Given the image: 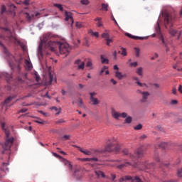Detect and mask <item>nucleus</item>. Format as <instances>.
Returning <instances> with one entry per match:
<instances>
[{
  "label": "nucleus",
  "mask_w": 182,
  "mask_h": 182,
  "mask_svg": "<svg viewBox=\"0 0 182 182\" xmlns=\"http://www.w3.org/2000/svg\"><path fill=\"white\" fill-rule=\"evenodd\" d=\"M53 6H55V8H58L59 10L61 11V12H63V6H62L61 4H54Z\"/></svg>",
  "instance_id": "nucleus-30"
},
{
  "label": "nucleus",
  "mask_w": 182,
  "mask_h": 182,
  "mask_svg": "<svg viewBox=\"0 0 182 182\" xmlns=\"http://www.w3.org/2000/svg\"><path fill=\"white\" fill-rule=\"evenodd\" d=\"M82 5H89V0H80Z\"/></svg>",
  "instance_id": "nucleus-40"
},
{
  "label": "nucleus",
  "mask_w": 182,
  "mask_h": 182,
  "mask_svg": "<svg viewBox=\"0 0 182 182\" xmlns=\"http://www.w3.org/2000/svg\"><path fill=\"white\" fill-rule=\"evenodd\" d=\"M30 2H31V0H24L23 4V5H26V6H28V5H29Z\"/></svg>",
  "instance_id": "nucleus-49"
},
{
  "label": "nucleus",
  "mask_w": 182,
  "mask_h": 182,
  "mask_svg": "<svg viewBox=\"0 0 182 182\" xmlns=\"http://www.w3.org/2000/svg\"><path fill=\"white\" fill-rule=\"evenodd\" d=\"M130 66H131V67H133V66H134V68H136V66H137V62L131 63H130Z\"/></svg>",
  "instance_id": "nucleus-52"
},
{
  "label": "nucleus",
  "mask_w": 182,
  "mask_h": 182,
  "mask_svg": "<svg viewBox=\"0 0 182 182\" xmlns=\"http://www.w3.org/2000/svg\"><path fill=\"white\" fill-rule=\"evenodd\" d=\"M110 82L113 85H117V81H116L114 79H111Z\"/></svg>",
  "instance_id": "nucleus-58"
},
{
  "label": "nucleus",
  "mask_w": 182,
  "mask_h": 182,
  "mask_svg": "<svg viewBox=\"0 0 182 182\" xmlns=\"http://www.w3.org/2000/svg\"><path fill=\"white\" fill-rule=\"evenodd\" d=\"M70 139V135H64L60 138L61 140H63L64 141L65 140H69Z\"/></svg>",
  "instance_id": "nucleus-35"
},
{
  "label": "nucleus",
  "mask_w": 182,
  "mask_h": 182,
  "mask_svg": "<svg viewBox=\"0 0 182 182\" xmlns=\"http://www.w3.org/2000/svg\"><path fill=\"white\" fill-rule=\"evenodd\" d=\"M87 68H90V69H93V64L92 63V60L90 59L88 60L87 64H86Z\"/></svg>",
  "instance_id": "nucleus-29"
},
{
  "label": "nucleus",
  "mask_w": 182,
  "mask_h": 182,
  "mask_svg": "<svg viewBox=\"0 0 182 182\" xmlns=\"http://www.w3.org/2000/svg\"><path fill=\"white\" fill-rule=\"evenodd\" d=\"M6 134V141L4 143L1 144L3 149L2 154H11V147L14 144V137L11 136V132L7 129H4Z\"/></svg>",
  "instance_id": "nucleus-4"
},
{
  "label": "nucleus",
  "mask_w": 182,
  "mask_h": 182,
  "mask_svg": "<svg viewBox=\"0 0 182 182\" xmlns=\"http://www.w3.org/2000/svg\"><path fill=\"white\" fill-rule=\"evenodd\" d=\"M105 151L108 153H112V151L119 153V151H120V144H119V142L116 139L109 141L105 146Z\"/></svg>",
  "instance_id": "nucleus-5"
},
{
  "label": "nucleus",
  "mask_w": 182,
  "mask_h": 182,
  "mask_svg": "<svg viewBox=\"0 0 182 182\" xmlns=\"http://www.w3.org/2000/svg\"><path fill=\"white\" fill-rule=\"evenodd\" d=\"M5 11H6V8H5V6H1V12H2V14H4V12H5Z\"/></svg>",
  "instance_id": "nucleus-63"
},
{
  "label": "nucleus",
  "mask_w": 182,
  "mask_h": 182,
  "mask_svg": "<svg viewBox=\"0 0 182 182\" xmlns=\"http://www.w3.org/2000/svg\"><path fill=\"white\" fill-rule=\"evenodd\" d=\"M78 150L81 152L83 153V154H85V156H90L92 154V151L87 150V149H83L80 146H75Z\"/></svg>",
  "instance_id": "nucleus-11"
},
{
  "label": "nucleus",
  "mask_w": 182,
  "mask_h": 182,
  "mask_svg": "<svg viewBox=\"0 0 182 182\" xmlns=\"http://www.w3.org/2000/svg\"><path fill=\"white\" fill-rule=\"evenodd\" d=\"M112 116L114 119H117L118 120L119 117H120V113L116 112V110L112 109Z\"/></svg>",
  "instance_id": "nucleus-18"
},
{
  "label": "nucleus",
  "mask_w": 182,
  "mask_h": 182,
  "mask_svg": "<svg viewBox=\"0 0 182 182\" xmlns=\"http://www.w3.org/2000/svg\"><path fill=\"white\" fill-rule=\"evenodd\" d=\"M146 139H147V135L146 134H142L139 136V140L141 141V140H146Z\"/></svg>",
  "instance_id": "nucleus-41"
},
{
  "label": "nucleus",
  "mask_w": 182,
  "mask_h": 182,
  "mask_svg": "<svg viewBox=\"0 0 182 182\" xmlns=\"http://www.w3.org/2000/svg\"><path fill=\"white\" fill-rule=\"evenodd\" d=\"M122 52L121 53V55H122V56H127V53L126 52V48H122Z\"/></svg>",
  "instance_id": "nucleus-43"
},
{
  "label": "nucleus",
  "mask_w": 182,
  "mask_h": 182,
  "mask_svg": "<svg viewBox=\"0 0 182 182\" xmlns=\"http://www.w3.org/2000/svg\"><path fill=\"white\" fill-rule=\"evenodd\" d=\"M154 160H156V161H160V158L159 157V154H156L154 156Z\"/></svg>",
  "instance_id": "nucleus-44"
},
{
  "label": "nucleus",
  "mask_w": 182,
  "mask_h": 182,
  "mask_svg": "<svg viewBox=\"0 0 182 182\" xmlns=\"http://www.w3.org/2000/svg\"><path fill=\"white\" fill-rule=\"evenodd\" d=\"M80 171V166H76L74 168V174L79 173Z\"/></svg>",
  "instance_id": "nucleus-38"
},
{
  "label": "nucleus",
  "mask_w": 182,
  "mask_h": 182,
  "mask_svg": "<svg viewBox=\"0 0 182 182\" xmlns=\"http://www.w3.org/2000/svg\"><path fill=\"white\" fill-rule=\"evenodd\" d=\"M106 41V44H107V46H110V43H113V39H112V38H107V40H105Z\"/></svg>",
  "instance_id": "nucleus-37"
},
{
  "label": "nucleus",
  "mask_w": 182,
  "mask_h": 182,
  "mask_svg": "<svg viewBox=\"0 0 182 182\" xmlns=\"http://www.w3.org/2000/svg\"><path fill=\"white\" fill-rule=\"evenodd\" d=\"M182 168L180 170H178V177H182Z\"/></svg>",
  "instance_id": "nucleus-55"
},
{
  "label": "nucleus",
  "mask_w": 182,
  "mask_h": 182,
  "mask_svg": "<svg viewBox=\"0 0 182 182\" xmlns=\"http://www.w3.org/2000/svg\"><path fill=\"white\" fill-rule=\"evenodd\" d=\"M157 58H159V54H157V53H155L154 56L151 57V60H154V59H157Z\"/></svg>",
  "instance_id": "nucleus-50"
},
{
  "label": "nucleus",
  "mask_w": 182,
  "mask_h": 182,
  "mask_svg": "<svg viewBox=\"0 0 182 182\" xmlns=\"http://www.w3.org/2000/svg\"><path fill=\"white\" fill-rule=\"evenodd\" d=\"M162 15L164 16V25L167 29L172 36H174L177 33V31L174 30L173 28V26H174V21L175 18H173V16H171V14L165 11L164 13H162Z\"/></svg>",
  "instance_id": "nucleus-3"
},
{
  "label": "nucleus",
  "mask_w": 182,
  "mask_h": 182,
  "mask_svg": "<svg viewBox=\"0 0 182 182\" xmlns=\"http://www.w3.org/2000/svg\"><path fill=\"white\" fill-rule=\"evenodd\" d=\"M80 161H99V159L97 158H81L79 159Z\"/></svg>",
  "instance_id": "nucleus-15"
},
{
  "label": "nucleus",
  "mask_w": 182,
  "mask_h": 182,
  "mask_svg": "<svg viewBox=\"0 0 182 182\" xmlns=\"http://www.w3.org/2000/svg\"><path fill=\"white\" fill-rule=\"evenodd\" d=\"M94 173L97 176V178H110V177L107 176L103 171L100 170V168H95Z\"/></svg>",
  "instance_id": "nucleus-6"
},
{
  "label": "nucleus",
  "mask_w": 182,
  "mask_h": 182,
  "mask_svg": "<svg viewBox=\"0 0 182 182\" xmlns=\"http://www.w3.org/2000/svg\"><path fill=\"white\" fill-rule=\"evenodd\" d=\"M120 117H122L123 119H125V117H127V113L122 112L120 114Z\"/></svg>",
  "instance_id": "nucleus-47"
},
{
  "label": "nucleus",
  "mask_w": 182,
  "mask_h": 182,
  "mask_svg": "<svg viewBox=\"0 0 182 182\" xmlns=\"http://www.w3.org/2000/svg\"><path fill=\"white\" fill-rule=\"evenodd\" d=\"M75 26H76L77 29H80V28H83V23H82V22H77L75 23Z\"/></svg>",
  "instance_id": "nucleus-31"
},
{
  "label": "nucleus",
  "mask_w": 182,
  "mask_h": 182,
  "mask_svg": "<svg viewBox=\"0 0 182 182\" xmlns=\"http://www.w3.org/2000/svg\"><path fill=\"white\" fill-rule=\"evenodd\" d=\"M90 100L91 102V104L93 105V106H96L97 105H100V102L99 101V100L96 97H90Z\"/></svg>",
  "instance_id": "nucleus-14"
},
{
  "label": "nucleus",
  "mask_w": 182,
  "mask_h": 182,
  "mask_svg": "<svg viewBox=\"0 0 182 182\" xmlns=\"http://www.w3.org/2000/svg\"><path fill=\"white\" fill-rule=\"evenodd\" d=\"M97 93L95 92H90V97H95L96 96Z\"/></svg>",
  "instance_id": "nucleus-56"
},
{
  "label": "nucleus",
  "mask_w": 182,
  "mask_h": 182,
  "mask_svg": "<svg viewBox=\"0 0 182 182\" xmlns=\"http://www.w3.org/2000/svg\"><path fill=\"white\" fill-rule=\"evenodd\" d=\"M12 99H14V97H9L7 99H6L4 102L3 105H9V103H11V102H12Z\"/></svg>",
  "instance_id": "nucleus-22"
},
{
  "label": "nucleus",
  "mask_w": 182,
  "mask_h": 182,
  "mask_svg": "<svg viewBox=\"0 0 182 182\" xmlns=\"http://www.w3.org/2000/svg\"><path fill=\"white\" fill-rule=\"evenodd\" d=\"M101 5H102L101 11H105V12H107L109 4L102 3Z\"/></svg>",
  "instance_id": "nucleus-21"
},
{
  "label": "nucleus",
  "mask_w": 182,
  "mask_h": 182,
  "mask_svg": "<svg viewBox=\"0 0 182 182\" xmlns=\"http://www.w3.org/2000/svg\"><path fill=\"white\" fill-rule=\"evenodd\" d=\"M40 14L39 13H36L35 15H32V16H31V15H29V14L26 13V18L27 19H28V21H31V19H32V18H34V16H39Z\"/></svg>",
  "instance_id": "nucleus-26"
},
{
  "label": "nucleus",
  "mask_w": 182,
  "mask_h": 182,
  "mask_svg": "<svg viewBox=\"0 0 182 182\" xmlns=\"http://www.w3.org/2000/svg\"><path fill=\"white\" fill-rule=\"evenodd\" d=\"M114 76L119 80H122V79H123V73H120V71H119V70H116L114 72Z\"/></svg>",
  "instance_id": "nucleus-16"
},
{
  "label": "nucleus",
  "mask_w": 182,
  "mask_h": 182,
  "mask_svg": "<svg viewBox=\"0 0 182 182\" xmlns=\"http://www.w3.org/2000/svg\"><path fill=\"white\" fill-rule=\"evenodd\" d=\"M52 38L50 34H46L43 36V39L41 40L38 46V54L40 56H43L45 53L48 55V53L43 50V46H46V49H49L51 52H56V48H58L60 55H64L65 57L69 55L70 52V46L67 43H60L53 41L50 40Z\"/></svg>",
  "instance_id": "nucleus-1"
},
{
  "label": "nucleus",
  "mask_w": 182,
  "mask_h": 182,
  "mask_svg": "<svg viewBox=\"0 0 182 182\" xmlns=\"http://www.w3.org/2000/svg\"><path fill=\"white\" fill-rule=\"evenodd\" d=\"M156 32V33H158V35H161V29L160 28V24H159V22H157L156 23V26L155 28Z\"/></svg>",
  "instance_id": "nucleus-23"
},
{
  "label": "nucleus",
  "mask_w": 182,
  "mask_h": 182,
  "mask_svg": "<svg viewBox=\"0 0 182 182\" xmlns=\"http://www.w3.org/2000/svg\"><path fill=\"white\" fill-rule=\"evenodd\" d=\"M172 93H173V95H177V89L173 87L172 90Z\"/></svg>",
  "instance_id": "nucleus-61"
},
{
  "label": "nucleus",
  "mask_w": 182,
  "mask_h": 182,
  "mask_svg": "<svg viewBox=\"0 0 182 182\" xmlns=\"http://www.w3.org/2000/svg\"><path fill=\"white\" fill-rule=\"evenodd\" d=\"M63 163L65 166H67L68 167V170L73 171V166L70 164V161L63 159Z\"/></svg>",
  "instance_id": "nucleus-13"
},
{
  "label": "nucleus",
  "mask_w": 182,
  "mask_h": 182,
  "mask_svg": "<svg viewBox=\"0 0 182 182\" xmlns=\"http://www.w3.org/2000/svg\"><path fill=\"white\" fill-rule=\"evenodd\" d=\"M28 111V109H26V108H23V109H21L20 111H19V112L20 113H25V112H27Z\"/></svg>",
  "instance_id": "nucleus-59"
},
{
  "label": "nucleus",
  "mask_w": 182,
  "mask_h": 182,
  "mask_svg": "<svg viewBox=\"0 0 182 182\" xmlns=\"http://www.w3.org/2000/svg\"><path fill=\"white\" fill-rule=\"evenodd\" d=\"M78 106H80V107H83V101L82 100H80Z\"/></svg>",
  "instance_id": "nucleus-53"
},
{
  "label": "nucleus",
  "mask_w": 182,
  "mask_h": 182,
  "mask_svg": "<svg viewBox=\"0 0 182 182\" xmlns=\"http://www.w3.org/2000/svg\"><path fill=\"white\" fill-rule=\"evenodd\" d=\"M89 33H91L92 36H95V38H99V33L97 32H93L92 31H90Z\"/></svg>",
  "instance_id": "nucleus-33"
},
{
  "label": "nucleus",
  "mask_w": 182,
  "mask_h": 182,
  "mask_svg": "<svg viewBox=\"0 0 182 182\" xmlns=\"http://www.w3.org/2000/svg\"><path fill=\"white\" fill-rule=\"evenodd\" d=\"M109 33H104L102 34V38H103L105 41L109 39Z\"/></svg>",
  "instance_id": "nucleus-34"
},
{
  "label": "nucleus",
  "mask_w": 182,
  "mask_h": 182,
  "mask_svg": "<svg viewBox=\"0 0 182 182\" xmlns=\"http://www.w3.org/2000/svg\"><path fill=\"white\" fill-rule=\"evenodd\" d=\"M114 70H119V67L117 66V65H114Z\"/></svg>",
  "instance_id": "nucleus-64"
},
{
  "label": "nucleus",
  "mask_w": 182,
  "mask_h": 182,
  "mask_svg": "<svg viewBox=\"0 0 182 182\" xmlns=\"http://www.w3.org/2000/svg\"><path fill=\"white\" fill-rule=\"evenodd\" d=\"M126 36H127L128 38H130L131 39H134L135 41H144V39H148L147 37H139V36H132V34L127 33Z\"/></svg>",
  "instance_id": "nucleus-9"
},
{
  "label": "nucleus",
  "mask_w": 182,
  "mask_h": 182,
  "mask_svg": "<svg viewBox=\"0 0 182 182\" xmlns=\"http://www.w3.org/2000/svg\"><path fill=\"white\" fill-rule=\"evenodd\" d=\"M49 77H50V82L52 83L53 82V75H52V73H49Z\"/></svg>",
  "instance_id": "nucleus-51"
},
{
  "label": "nucleus",
  "mask_w": 182,
  "mask_h": 182,
  "mask_svg": "<svg viewBox=\"0 0 182 182\" xmlns=\"http://www.w3.org/2000/svg\"><path fill=\"white\" fill-rule=\"evenodd\" d=\"M114 59L117 60V52L114 51L113 53Z\"/></svg>",
  "instance_id": "nucleus-60"
},
{
  "label": "nucleus",
  "mask_w": 182,
  "mask_h": 182,
  "mask_svg": "<svg viewBox=\"0 0 182 182\" xmlns=\"http://www.w3.org/2000/svg\"><path fill=\"white\" fill-rule=\"evenodd\" d=\"M135 55L138 58V56H140V48H135Z\"/></svg>",
  "instance_id": "nucleus-36"
},
{
  "label": "nucleus",
  "mask_w": 182,
  "mask_h": 182,
  "mask_svg": "<svg viewBox=\"0 0 182 182\" xmlns=\"http://www.w3.org/2000/svg\"><path fill=\"white\" fill-rule=\"evenodd\" d=\"M36 123H38V124H45V121H43V119H37L35 121Z\"/></svg>",
  "instance_id": "nucleus-39"
},
{
  "label": "nucleus",
  "mask_w": 182,
  "mask_h": 182,
  "mask_svg": "<svg viewBox=\"0 0 182 182\" xmlns=\"http://www.w3.org/2000/svg\"><path fill=\"white\" fill-rule=\"evenodd\" d=\"M178 92H179L180 93H182V85H180L178 86Z\"/></svg>",
  "instance_id": "nucleus-62"
},
{
  "label": "nucleus",
  "mask_w": 182,
  "mask_h": 182,
  "mask_svg": "<svg viewBox=\"0 0 182 182\" xmlns=\"http://www.w3.org/2000/svg\"><path fill=\"white\" fill-rule=\"evenodd\" d=\"M147 149L146 146H141L136 150V156H134L133 154H129V156L132 160V162L126 161L124 164H122L119 166H117V168H119L122 170L123 167H129V166H132V167H135V168H139L140 170H146V168H150L151 166H153V164H148L147 162H145L144 164H142L141 165H139L137 164V159H140V157H143V155L144 154V150Z\"/></svg>",
  "instance_id": "nucleus-2"
},
{
  "label": "nucleus",
  "mask_w": 182,
  "mask_h": 182,
  "mask_svg": "<svg viewBox=\"0 0 182 182\" xmlns=\"http://www.w3.org/2000/svg\"><path fill=\"white\" fill-rule=\"evenodd\" d=\"M95 21H97L98 22L97 25L99 28H101V26H103V23H102V18H95Z\"/></svg>",
  "instance_id": "nucleus-28"
},
{
  "label": "nucleus",
  "mask_w": 182,
  "mask_h": 182,
  "mask_svg": "<svg viewBox=\"0 0 182 182\" xmlns=\"http://www.w3.org/2000/svg\"><path fill=\"white\" fill-rule=\"evenodd\" d=\"M9 164L8 163H3L0 166L1 174H2V176H5V174L9 173V168H8ZM2 176H1V177H2Z\"/></svg>",
  "instance_id": "nucleus-8"
},
{
  "label": "nucleus",
  "mask_w": 182,
  "mask_h": 182,
  "mask_svg": "<svg viewBox=\"0 0 182 182\" xmlns=\"http://www.w3.org/2000/svg\"><path fill=\"white\" fill-rule=\"evenodd\" d=\"M53 154L55 157H57V159H62V156H60V155H59L56 153H53Z\"/></svg>",
  "instance_id": "nucleus-57"
},
{
  "label": "nucleus",
  "mask_w": 182,
  "mask_h": 182,
  "mask_svg": "<svg viewBox=\"0 0 182 182\" xmlns=\"http://www.w3.org/2000/svg\"><path fill=\"white\" fill-rule=\"evenodd\" d=\"M133 80H136V83L138 85V86H140V87H143L144 86H146V84H143L139 81V77H132Z\"/></svg>",
  "instance_id": "nucleus-20"
},
{
  "label": "nucleus",
  "mask_w": 182,
  "mask_h": 182,
  "mask_svg": "<svg viewBox=\"0 0 182 182\" xmlns=\"http://www.w3.org/2000/svg\"><path fill=\"white\" fill-rule=\"evenodd\" d=\"M167 146H168V144L166 142H161L158 144V147H159V149H166Z\"/></svg>",
  "instance_id": "nucleus-24"
},
{
  "label": "nucleus",
  "mask_w": 182,
  "mask_h": 182,
  "mask_svg": "<svg viewBox=\"0 0 182 182\" xmlns=\"http://www.w3.org/2000/svg\"><path fill=\"white\" fill-rule=\"evenodd\" d=\"M65 121L63 119H58L55 122V124H60V123H65Z\"/></svg>",
  "instance_id": "nucleus-42"
},
{
  "label": "nucleus",
  "mask_w": 182,
  "mask_h": 182,
  "mask_svg": "<svg viewBox=\"0 0 182 182\" xmlns=\"http://www.w3.org/2000/svg\"><path fill=\"white\" fill-rule=\"evenodd\" d=\"M123 154H125V156H127L129 154V150L127 149H124L122 150Z\"/></svg>",
  "instance_id": "nucleus-48"
},
{
  "label": "nucleus",
  "mask_w": 182,
  "mask_h": 182,
  "mask_svg": "<svg viewBox=\"0 0 182 182\" xmlns=\"http://www.w3.org/2000/svg\"><path fill=\"white\" fill-rule=\"evenodd\" d=\"M133 122V118L130 116L127 117V118L124 120V123H127V124H130Z\"/></svg>",
  "instance_id": "nucleus-25"
},
{
  "label": "nucleus",
  "mask_w": 182,
  "mask_h": 182,
  "mask_svg": "<svg viewBox=\"0 0 182 182\" xmlns=\"http://www.w3.org/2000/svg\"><path fill=\"white\" fill-rule=\"evenodd\" d=\"M160 39H161V43H163V45H165V46H167V44H166V41H164V38H163V35L160 36Z\"/></svg>",
  "instance_id": "nucleus-45"
},
{
  "label": "nucleus",
  "mask_w": 182,
  "mask_h": 182,
  "mask_svg": "<svg viewBox=\"0 0 182 182\" xmlns=\"http://www.w3.org/2000/svg\"><path fill=\"white\" fill-rule=\"evenodd\" d=\"M75 65H77V69L83 70L85 69V62L80 60V59L75 60Z\"/></svg>",
  "instance_id": "nucleus-10"
},
{
  "label": "nucleus",
  "mask_w": 182,
  "mask_h": 182,
  "mask_svg": "<svg viewBox=\"0 0 182 182\" xmlns=\"http://www.w3.org/2000/svg\"><path fill=\"white\" fill-rule=\"evenodd\" d=\"M149 96H150V94L147 92H142V102H146L147 98L149 97Z\"/></svg>",
  "instance_id": "nucleus-17"
},
{
  "label": "nucleus",
  "mask_w": 182,
  "mask_h": 182,
  "mask_svg": "<svg viewBox=\"0 0 182 182\" xmlns=\"http://www.w3.org/2000/svg\"><path fill=\"white\" fill-rule=\"evenodd\" d=\"M25 65L26 70H32L33 66L31 60H25Z\"/></svg>",
  "instance_id": "nucleus-12"
},
{
  "label": "nucleus",
  "mask_w": 182,
  "mask_h": 182,
  "mask_svg": "<svg viewBox=\"0 0 182 182\" xmlns=\"http://www.w3.org/2000/svg\"><path fill=\"white\" fill-rule=\"evenodd\" d=\"M107 69H108L107 66H106V65L103 66V68H102L100 74L102 75V73H103L105 72V70H106Z\"/></svg>",
  "instance_id": "nucleus-46"
},
{
  "label": "nucleus",
  "mask_w": 182,
  "mask_h": 182,
  "mask_svg": "<svg viewBox=\"0 0 182 182\" xmlns=\"http://www.w3.org/2000/svg\"><path fill=\"white\" fill-rule=\"evenodd\" d=\"M65 21L70 23V25H73V14L70 11H65Z\"/></svg>",
  "instance_id": "nucleus-7"
},
{
  "label": "nucleus",
  "mask_w": 182,
  "mask_h": 182,
  "mask_svg": "<svg viewBox=\"0 0 182 182\" xmlns=\"http://www.w3.org/2000/svg\"><path fill=\"white\" fill-rule=\"evenodd\" d=\"M134 130H141L143 129V125L141 124H139L134 127Z\"/></svg>",
  "instance_id": "nucleus-32"
},
{
  "label": "nucleus",
  "mask_w": 182,
  "mask_h": 182,
  "mask_svg": "<svg viewBox=\"0 0 182 182\" xmlns=\"http://www.w3.org/2000/svg\"><path fill=\"white\" fill-rule=\"evenodd\" d=\"M136 73H137V75H139V76H143V68H137Z\"/></svg>",
  "instance_id": "nucleus-27"
},
{
  "label": "nucleus",
  "mask_w": 182,
  "mask_h": 182,
  "mask_svg": "<svg viewBox=\"0 0 182 182\" xmlns=\"http://www.w3.org/2000/svg\"><path fill=\"white\" fill-rule=\"evenodd\" d=\"M10 9H12V11H15V9H16V6H15V4H11Z\"/></svg>",
  "instance_id": "nucleus-54"
},
{
  "label": "nucleus",
  "mask_w": 182,
  "mask_h": 182,
  "mask_svg": "<svg viewBox=\"0 0 182 182\" xmlns=\"http://www.w3.org/2000/svg\"><path fill=\"white\" fill-rule=\"evenodd\" d=\"M100 59H101V63H102V65H105V63L106 65L109 64V59L105 58V55H101Z\"/></svg>",
  "instance_id": "nucleus-19"
}]
</instances>
